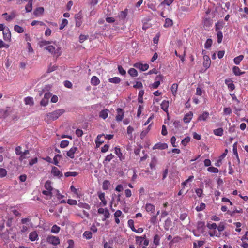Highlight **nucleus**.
<instances>
[{"instance_id":"4468645a","label":"nucleus","mask_w":248,"mask_h":248,"mask_svg":"<svg viewBox=\"0 0 248 248\" xmlns=\"http://www.w3.org/2000/svg\"><path fill=\"white\" fill-rule=\"evenodd\" d=\"M169 101L164 100L161 104V108L166 112L168 113V108L169 107Z\"/></svg>"},{"instance_id":"bf43d9fd","label":"nucleus","mask_w":248,"mask_h":248,"mask_svg":"<svg viewBox=\"0 0 248 248\" xmlns=\"http://www.w3.org/2000/svg\"><path fill=\"white\" fill-rule=\"evenodd\" d=\"M174 0H165L161 3V5L166 4L168 6L170 5Z\"/></svg>"},{"instance_id":"09e8293b","label":"nucleus","mask_w":248,"mask_h":248,"mask_svg":"<svg viewBox=\"0 0 248 248\" xmlns=\"http://www.w3.org/2000/svg\"><path fill=\"white\" fill-rule=\"evenodd\" d=\"M159 240H160V238H159L158 235H157V234L155 235L154 237V243L156 246H157L159 244Z\"/></svg>"},{"instance_id":"39448f33","label":"nucleus","mask_w":248,"mask_h":248,"mask_svg":"<svg viewBox=\"0 0 248 248\" xmlns=\"http://www.w3.org/2000/svg\"><path fill=\"white\" fill-rule=\"evenodd\" d=\"M75 18L76 21V26L77 27L80 26L81 24V18H82V15L80 12L77 14L75 16Z\"/></svg>"},{"instance_id":"c03bdc74","label":"nucleus","mask_w":248,"mask_h":248,"mask_svg":"<svg viewBox=\"0 0 248 248\" xmlns=\"http://www.w3.org/2000/svg\"><path fill=\"white\" fill-rule=\"evenodd\" d=\"M128 224L129 227L131 228L132 231H136V229L134 226V221L132 219H130L128 221Z\"/></svg>"},{"instance_id":"4c0bfd02","label":"nucleus","mask_w":248,"mask_h":248,"mask_svg":"<svg viewBox=\"0 0 248 248\" xmlns=\"http://www.w3.org/2000/svg\"><path fill=\"white\" fill-rule=\"evenodd\" d=\"M178 88V85L177 84H173L171 88V90L172 91V93L173 95L175 96L177 92Z\"/></svg>"},{"instance_id":"9d476101","label":"nucleus","mask_w":248,"mask_h":248,"mask_svg":"<svg viewBox=\"0 0 248 248\" xmlns=\"http://www.w3.org/2000/svg\"><path fill=\"white\" fill-rule=\"evenodd\" d=\"M204 58V62H203V66L206 68V69L208 68L211 64V60L208 56L205 55L203 57Z\"/></svg>"},{"instance_id":"f704fd0d","label":"nucleus","mask_w":248,"mask_h":248,"mask_svg":"<svg viewBox=\"0 0 248 248\" xmlns=\"http://www.w3.org/2000/svg\"><path fill=\"white\" fill-rule=\"evenodd\" d=\"M44 186H45V188L47 190H49V191L52 190L53 188L51 186V182L49 180L47 181L46 182V183L45 184Z\"/></svg>"},{"instance_id":"603ef678","label":"nucleus","mask_w":248,"mask_h":248,"mask_svg":"<svg viewBox=\"0 0 248 248\" xmlns=\"http://www.w3.org/2000/svg\"><path fill=\"white\" fill-rule=\"evenodd\" d=\"M69 144V141L66 140H62L60 144V146L61 148H65L67 147Z\"/></svg>"},{"instance_id":"a211bd4d","label":"nucleus","mask_w":248,"mask_h":248,"mask_svg":"<svg viewBox=\"0 0 248 248\" xmlns=\"http://www.w3.org/2000/svg\"><path fill=\"white\" fill-rule=\"evenodd\" d=\"M98 197L101 200L103 205L105 206L107 204V201L105 199V194L102 192H98Z\"/></svg>"},{"instance_id":"338daca9","label":"nucleus","mask_w":248,"mask_h":248,"mask_svg":"<svg viewBox=\"0 0 248 248\" xmlns=\"http://www.w3.org/2000/svg\"><path fill=\"white\" fill-rule=\"evenodd\" d=\"M67 202L70 205H76L77 204V201L72 199H68Z\"/></svg>"},{"instance_id":"69168bd1","label":"nucleus","mask_w":248,"mask_h":248,"mask_svg":"<svg viewBox=\"0 0 248 248\" xmlns=\"http://www.w3.org/2000/svg\"><path fill=\"white\" fill-rule=\"evenodd\" d=\"M207 226L210 229H216L217 227V224L215 223H213L211 224L208 223Z\"/></svg>"},{"instance_id":"0eeeda50","label":"nucleus","mask_w":248,"mask_h":248,"mask_svg":"<svg viewBox=\"0 0 248 248\" xmlns=\"http://www.w3.org/2000/svg\"><path fill=\"white\" fill-rule=\"evenodd\" d=\"M51 173L55 176H58L60 177L62 176V172L56 167H52Z\"/></svg>"},{"instance_id":"c85d7f7f","label":"nucleus","mask_w":248,"mask_h":248,"mask_svg":"<svg viewBox=\"0 0 248 248\" xmlns=\"http://www.w3.org/2000/svg\"><path fill=\"white\" fill-rule=\"evenodd\" d=\"M14 30L15 31L19 33H23L24 31V29L17 25L14 26Z\"/></svg>"},{"instance_id":"a18cd8bd","label":"nucleus","mask_w":248,"mask_h":248,"mask_svg":"<svg viewBox=\"0 0 248 248\" xmlns=\"http://www.w3.org/2000/svg\"><path fill=\"white\" fill-rule=\"evenodd\" d=\"M60 230V228L58 226H57L56 225H54L53 226L51 229V232L53 233H58Z\"/></svg>"},{"instance_id":"9b49d317","label":"nucleus","mask_w":248,"mask_h":248,"mask_svg":"<svg viewBox=\"0 0 248 248\" xmlns=\"http://www.w3.org/2000/svg\"><path fill=\"white\" fill-rule=\"evenodd\" d=\"M77 149L78 148L76 147H73L67 152V155L71 158H74V154L76 153Z\"/></svg>"},{"instance_id":"e433bc0d","label":"nucleus","mask_w":248,"mask_h":248,"mask_svg":"<svg viewBox=\"0 0 248 248\" xmlns=\"http://www.w3.org/2000/svg\"><path fill=\"white\" fill-rule=\"evenodd\" d=\"M172 20L170 18H167L165 20V23L164 24V27H168L172 25Z\"/></svg>"},{"instance_id":"2eb2a0df","label":"nucleus","mask_w":248,"mask_h":248,"mask_svg":"<svg viewBox=\"0 0 248 248\" xmlns=\"http://www.w3.org/2000/svg\"><path fill=\"white\" fill-rule=\"evenodd\" d=\"M91 83L94 86H97L100 83V80L96 76H94L91 78Z\"/></svg>"},{"instance_id":"052dcab7","label":"nucleus","mask_w":248,"mask_h":248,"mask_svg":"<svg viewBox=\"0 0 248 248\" xmlns=\"http://www.w3.org/2000/svg\"><path fill=\"white\" fill-rule=\"evenodd\" d=\"M119 72L122 75H124L126 74L125 71L123 67L121 65H119L118 67Z\"/></svg>"},{"instance_id":"79ce46f5","label":"nucleus","mask_w":248,"mask_h":248,"mask_svg":"<svg viewBox=\"0 0 248 248\" xmlns=\"http://www.w3.org/2000/svg\"><path fill=\"white\" fill-rule=\"evenodd\" d=\"M83 236L87 239H90L92 237V233L90 231H85L83 233Z\"/></svg>"},{"instance_id":"f03ea898","label":"nucleus","mask_w":248,"mask_h":248,"mask_svg":"<svg viewBox=\"0 0 248 248\" xmlns=\"http://www.w3.org/2000/svg\"><path fill=\"white\" fill-rule=\"evenodd\" d=\"M3 39L5 41L10 42L11 38V34L9 29L6 27L5 30L3 31Z\"/></svg>"},{"instance_id":"1a4fd4ad","label":"nucleus","mask_w":248,"mask_h":248,"mask_svg":"<svg viewBox=\"0 0 248 248\" xmlns=\"http://www.w3.org/2000/svg\"><path fill=\"white\" fill-rule=\"evenodd\" d=\"M118 114L116 116V119L118 121H121L122 120L124 117L123 110L121 108H118L117 109Z\"/></svg>"},{"instance_id":"49530a36","label":"nucleus","mask_w":248,"mask_h":248,"mask_svg":"<svg viewBox=\"0 0 248 248\" xmlns=\"http://www.w3.org/2000/svg\"><path fill=\"white\" fill-rule=\"evenodd\" d=\"M16 15L15 14V13L12 12L9 16L6 17L5 19L7 21H9L14 19L16 17Z\"/></svg>"},{"instance_id":"4be33fe9","label":"nucleus","mask_w":248,"mask_h":248,"mask_svg":"<svg viewBox=\"0 0 248 248\" xmlns=\"http://www.w3.org/2000/svg\"><path fill=\"white\" fill-rule=\"evenodd\" d=\"M33 0H30L28 4L25 6L26 12H31L32 8Z\"/></svg>"},{"instance_id":"ea45409f","label":"nucleus","mask_w":248,"mask_h":248,"mask_svg":"<svg viewBox=\"0 0 248 248\" xmlns=\"http://www.w3.org/2000/svg\"><path fill=\"white\" fill-rule=\"evenodd\" d=\"M242 209H240V210L235 209V210H233V211H228L227 213L230 214L232 217H233L234 216V215L236 213H242Z\"/></svg>"},{"instance_id":"20e7f679","label":"nucleus","mask_w":248,"mask_h":248,"mask_svg":"<svg viewBox=\"0 0 248 248\" xmlns=\"http://www.w3.org/2000/svg\"><path fill=\"white\" fill-rule=\"evenodd\" d=\"M44 49L47 50L48 52L51 53L52 54H57V56H59L60 53H59V49H55V47L53 46H48L44 48Z\"/></svg>"},{"instance_id":"dca6fc26","label":"nucleus","mask_w":248,"mask_h":248,"mask_svg":"<svg viewBox=\"0 0 248 248\" xmlns=\"http://www.w3.org/2000/svg\"><path fill=\"white\" fill-rule=\"evenodd\" d=\"M209 114L208 112H204L202 114V115H200L199 117H198V120L199 121H201V120H203V121H206V119L208 118V117H209Z\"/></svg>"},{"instance_id":"680f3d73","label":"nucleus","mask_w":248,"mask_h":248,"mask_svg":"<svg viewBox=\"0 0 248 248\" xmlns=\"http://www.w3.org/2000/svg\"><path fill=\"white\" fill-rule=\"evenodd\" d=\"M48 103V100L43 98L40 102V105L43 106H46Z\"/></svg>"},{"instance_id":"2f4dec72","label":"nucleus","mask_w":248,"mask_h":248,"mask_svg":"<svg viewBox=\"0 0 248 248\" xmlns=\"http://www.w3.org/2000/svg\"><path fill=\"white\" fill-rule=\"evenodd\" d=\"M128 73L132 77H136L138 75L137 71L134 68H130Z\"/></svg>"},{"instance_id":"13d9d810","label":"nucleus","mask_w":248,"mask_h":248,"mask_svg":"<svg viewBox=\"0 0 248 248\" xmlns=\"http://www.w3.org/2000/svg\"><path fill=\"white\" fill-rule=\"evenodd\" d=\"M232 113V109L230 107L225 108H224V114L229 115Z\"/></svg>"},{"instance_id":"412c9836","label":"nucleus","mask_w":248,"mask_h":248,"mask_svg":"<svg viewBox=\"0 0 248 248\" xmlns=\"http://www.w3.org/2000/svg\"><path fill=\"white\" fill-rule=\"evenodd\" d=\"M38 237V234L35 231L32 232L30 233L29 238L31 241H35Z\"/></svg>"},{"instance_id":"c9c22d12","label":"nucleus","mask_w":248,"mask_h":248,"mask_svg":"<svg viewBox=\"0 0 248 248\" xmlns=\"http://www.w3.org/2000/svg\"><path fill=\"white\" fill-rule=\"evenodd\" d=\"M151 124H150L147 129L146 130H143L141 132V134H140V138L141 139H143L145 136L146 135V134L148 133V132L149 131V130H150V126H151Z\"/></svg>"},{"instance_id":"e2e57ef3","label":"nucleus","mask_w":248,"mask_h":248,"mask_svg":"<svg viewBox=\"0 0 248 248\" xmlns=\"http://www.w3.org/2000/svg\"><path fill=\"white\" fill-rule=\"evenodd\" d=\"M156 162V159L155 157H154L150 164V166L151 169L155 168Z\"/></svg>"},{"instance_id":"6e6552de","label":"nucleus","mask_w":248,"mask_h":248,"mask_svg":"<svg viewBox=\"0 0 248 248\" xmlns=\"http://www.w3.org/2000/svg\"><path fill=\"white\" fill-rule=\"evenodd\" d=\"M168 148V145L165 143H158L154 145L153 149H165Z\"/></svg>"},{"instance_id":"cd10ccee","label":"nucleus","mask_w":248,"mask_h":248,"mask_svg":"<svg viewBox=\"0 0 248 248\" xmlns=\"http://www.w3.org/2000/svg\"><path fill=\"white\" fill-rule=\"evenodd\" d=\"M145 208H146V210L147 212L151 211L152 212H153L154 211H155V206L152 204L147 203L146 205Z\"/></svg>"},{"instance_id":"a878e982","label":"nucleus","mask_w":248,"mask_h":248,"mask_svg":"<svg viewBox=\"0 0 248 248\" xmlns=\"http://www.w3.org/2000/svg\"><path fill=\"white\" fill-rule=\"evenodd\" d=\"M25 102L26 105L32 106L34 104L33 100L32 97H27L25 98Z\"/></svg>"},{"instance_id":"7ed1b4c3","label":"nucleus","mask_w":248,"mask_h":248,"mask_svg":"<svg viewBox=\"0 0 248 248\" xmlns=\"http://www.w3.org/2000/svg\"><path fill=\"white\" fill-rule=\"evenodd\" d=\"M47 241L53 245H57L60 243L59 238L57 236H48L47 238Z\"/></svg>"},{"instance_id":"6e6d98bb","label":"nucleus","mask_w":248,"mask_h":248,"mask_svg":"<svg viewBox=\"0 0 248 248\" xmlns=\"http://www.w3.org/2000/svg\"><path fill=\"white\" fill-rule=\"evenodd\" d=\"M205 204L203 203H201L199 206H197L196 208L197 211H201L203 210L205 208Z\"/></svg>"},{"instance_id":"5fc2aeb1","label":"nucleus","mask_w":248,"mask_h":248,"mask_svg":"<svg viewBox=\"0 0 248 248\" xmlns=\"http://www.w3.org/2000/svg\"><path fill=\"white\" fill-rule=\"evenodd\" d=\"M190 137H186L185 139H184L182 141L181 143L184 146H186L187 143H188L190 141Z\"/></svg>"},{"instance_id":"a19ab883","label":"nucleus","mask_w":248,"mask_h":248,"mask_svg":"<svg viewBox=\"0 0 248 248\" xmlns=\"http://www.w3.org/2000/svg\"><path fill=\"white\" fill-rule=\"evenodd\" d=\"M212 40L211 39H208L205 44L204 46L206 49L209 48L212 45Z\"/></svg>"},{"instance_id":"aec40b11","label":"nucleus","mask_w":248,"mask_h":248,"mask_svg":"<svg viewBox=\"0 0 248 248\" xmlns=\"http://www.w3.org/2000/svg\"><path fill=\"white\" fill-rule=\"evenodd\" d=\"M121 80L120 78L119 77H114L112 78H110L108 79V81L109 82L114 83V84L119 83L120 82Z\"/></svg>"},{"instance_id":"bb28decb","label":"nucleus","mask_w":248,"mask_h":248,"mask_svg":"<svg viewBox=\"0 0 248 248\" xmlns=\"http://www.w3.org/2000/svg\"><path fill=\"white\" fill-rule=\"evenodd\" d=\"M29 154V151L28 150H25L24 152H22V154H20V156L19 158V160L22 161L24 159L26 158V155Z\"/></svg>"},{"instance_id":"6ab92c4d","label":"nucleus","mask_w":248,"mask_h":248,"mask_svg":"<svg viewBox=\"0 0 248 248\" xmlns=\"http://www.w3.org/2000/svg\"><path fill=\"white\" fill-rule=\"evenodd\" d=\"M9 115V112L7 110H0V119L1 118H5Z\"/></svg>"},{"instance_id":"473e14b6","label":"nucleus","mask_w":248,"mask_h":248,"mask_svg":"<svg viewBox=\"0 0 248 248\" xmlns=\"http://www.w3.org/2000/svg\"><path fill=\"white\" fill-rule=\"evenodd\" d=\"M243 55H239V56L236 57L234 59V62L236 64L238 65L240 63V62L243 60Z\"/></svg>"},{"instance_id":"72a5a7b5","label":"nucleus","mask_w":248,"mask_h":248,"mask_svg":"<svg viewBox=\"0 0 248 248\" xmlns=\"http://www.w3.org/2000/svg\"><path fill=\"white\" fill-rule=\"evenodd\" d=\"M110 185V182L108 180H105L103 183V189L104 190H107L108 189Z\"/></svg>"},{"instance_id":"423d86ee","label":"nucleus","mask_w":248,"mask_h":248,"mask_svg":"<svg viewBox=\"0 0 248 248\" xmlns=\"http://www.w3.org/2000/svg\"><path fill=\"white\" fill-rule=\"evenodd\" d=\"M134 66L140 69L141 71H144L147 70L149 68V65L147 64H143L140 63H136L134 65Z\"/></svg>"},{"instance_id":"393cba45","label":"nucleus","mask_w":248,"mask_h":248,"mask_svg":"<svg viewBox=\"0 0 248 248\" xmlns=\"http://www.w3.org/2000/svg\"><path fill=\"white\" fill-rule=\"evenodd\" d=\"M233 72L236 76H240L244 73V72H241L240 68L237 66H234L233 68Z\"/></svg>"},{"instance_id":"b1692460","label":"nucleus","mask_w":248,"mask_h":248,"mask_svg":"<svg viewBox=\"0 0 248 248\" xmlns=\"http://www.w3.org/2000/svg\"><path fill=\"white\" fill-rule=\"evenodd\" d=\"M204 229V223L199 221L197 223V229L201 232H203Z\"/></svg>"},{"instance_id":"58836bf2","label":"nucleus","mask_w":248,"mask_h":248,"mask_svg":"<svg viewBox=\"0 0 248 248\" xmlns=\"http://www.w3.org/2000/svg\"><path fill=\"white\" fill-rule=\"evenodd\" d=\"M127 15V10L125 9L123 11H122L119 15V17L120 18L124 19Z\"/></svg>"},{"instance_id":"f3484780","label":"nucleus","mask_w":248,"mask_h":248,"mask_svg":"<svg viewBox=\"0 0 248 248\" xmlns=\"http://www.w3.org/2000/svg\"><path fill=\"white\" fill-rule=\"evenodd\" d=\"M44 9L42 7H39L35 9V10L33 12V14L37 16L39 14H42L44 12Z\"/></svg>"},{"instance_id":"5701e85b","label":"nucleus","mask_w":248,"mask_h":248,"mask_svg":"<svg viewBox=\"0 0 248 248\" xmlns=\"http://www.w3.org/2000/svg\"><path fill=\"white\" fill-rule=\"evenodd\" d=\"M103 136H104V134L99 135L97 136L96 140H95V142H96L97 146H99L101 144H102L104 142V141L101 140V138Z\"/></svg>"},{"instance_id":"ddd939ff","label":"nucleus","mask_w":248,"mask_h":248,"mask_svg":"<svg viewBox=\"0 0 248 248\" xmlns=\"http://www.w3.org/2000/svg\"><path fill=\"white\" fill-rule=\"evenodd\" d=\"M108 109H103L100 112L99 116L100 117L103 118V119H105L108 116Z\"/></svg>"},{"instance_id":"3c124183","label":"nucleus","mask_w":248,"mask_h":248,"mask_svg":"<svg viewBox=\"0 0 248 248\" xmlns=\"http://www.w3.org/2000/svg\"><path fill=\"white\" fill-rule=\"evenodd\" d=\"M208 171L213 173H217L218 172V169L214 167H210L208 169Z\"/></svg>"},{"instance_id":"8fccbe9b","label":"nucleus","mask_w":248,"mask_h":248,"mask_svg":"<svg viewBox=\"0 0 248 248\" xmlns=\"http://www.w3.org/2000/svg\"><path fill=\"white\" fill-rule=\"evenodd\" d=\"M68 24V21L66 19H63L62 20V22L61 23V25L60 27V29L62 30Z\"/></svg>"},{"instance_id":"4d7b16f0","label":"nucleus","mask_w":248,"mask_h":248,"mask_svg":"<svg viewBox=\"0 0 248 248\" xmlns=\"http://www.w3.org/2000/svg\"><path fill=\"white\" fill-rule=\"evenodd\" d=\"M237 145V142H236L235 143H234L233 145V152L234 155L235 156H238Z\"/></svg>"},{"instance_id":"7c9ffc66","label":"nucleus","mask_w":248,"mask_h":248,"mask_svg":"<svg viewBox=\"0 0 248 248\" xmlns=\"http://www.w3.org/2000/svg\"><path fill=\"white\" fill-rule=\"evenodd\" d=\"M223 130L222 128H219L214 130V133L217 136H221L223 135Z\"/></svg>"},{"instance_id":"f8f14e48","label":"nucleus","mask_w":248,"mask_h":248,"mask_svg":"<svg viewBox=\"0 0 248 248\" xmlns=\"http://www.w3.org/2000/svg\"><path fill=\"white\" fill-rule=\"evenodd\" d=\"M193 116V113L192 112H189L188 113H186L183 119V120L185 123H187L190 122V121L191 120L192 117Z\"/></svg>"},{"instance_id":"864d4df0","label":"nucleus","mask_w":248,"mask_h":248,"mask_svg":"<svg viewBox=\"0 0 248 248\" xmlns=\"http://www.w3.org/2000/svg\"><path fill=\"white\" fill-rule=\"evenodd\" d=\"M7 174V171L5 169H0V177H3Z\"/></svg>"},{"instance_id":"0e129e2a","label":"nucleus","mask_w":248,"mask_h":248,"mask_svg":"<svg viewBox=\"0 0 248 248\" xmlns=\"http://www.w3.org/2000/svg\"><path fill=\"white\" fill-rule=\"evenodd\" d=\"M136 243L139 245H141L143 241V238L141 236H136Z\"/></svg>"},{"instance_id":"774afa93","label":"nucleus","mask_w":248,"mask_h":248,"mask_svg":"<svg viewBox=\"0 0 248 248\" xmlns=\"http://www.w3.org/2000/svg\"><path fill=\"white\" fill-rule=\"evenodd\" d=\"M83 133V131L80 129H77L76 131V134L78 137H81Z\"/></svg>"},{"instance_id":"c756f323","label":"nucleus","mask_w":248,"mask_h":248,"mask_svg":"<svg viewBox=\"0 0 248 248\" xmlns=\"http://www.w3.org/2000/svg\"><path fill=\"white\" fill-rule=\"evenodd\" d=\"M115 154L118 156V157L120 160L124 159V157L122 155V154L121 152V150L119 148L115 147Z\"/></svg>"},{"instance_id":"f257e3e1","label":"nucleus","mask_w":248,"mask_h":248,"mask_svg":"<svg viewBox=\"0 0 248 248\" xmlns=\"http://www.w3.org/2000/svg\"><path fill=\"white\" fill-rule=\"evenodd\" d=\"M65 112L63 109H57L51 113H48L46 116L50 120H55Z\"/></svg>"},{"instance_id":"37998d69","label":"nucleus","mask_w":248,"mask_h":248,"mask_svg":"<svg viewBox=\"0 0 248 248\" xmlns=\"http://www.w3.org/2000/svg\"><path fill=\"white\" fill-rule=\"evenodd\" d=\"M78 175V173L76 172H67L65 173L64 175L65 177L73 176L75 177Z\"/></svg>"},{"instance_id":"de8ad7c7","label":"nucleus","mask_w":248,"mask_h":248,"mask_svg":"<svg viewBox=\"0 0 248 248\" xmlns=\"http://www.w3.org/2000/svg\"><path fill=\"white\" fill-rule=\"evenodd\" d=\"M217 37L218 43H220L222 42V37H223L222 33L221 31H217Z\"/></svg>"}]
</instances>
